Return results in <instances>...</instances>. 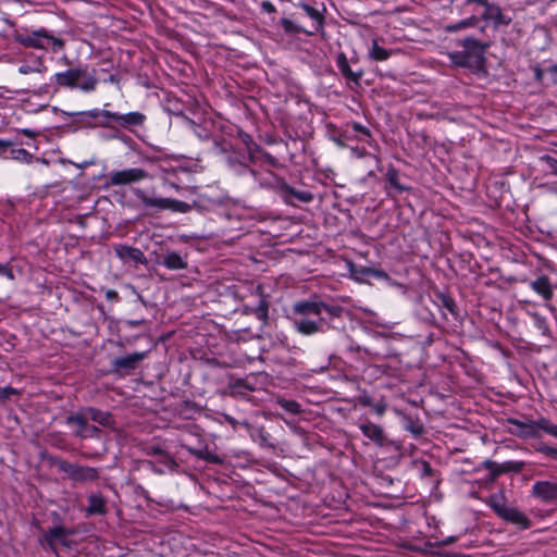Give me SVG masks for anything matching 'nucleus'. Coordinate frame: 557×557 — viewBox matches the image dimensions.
Listing matches in <instances>:
<instances>
[{"mask_svg":"<svg viewBox=\"0 0 557 557\" xmlns=\"http://www.w3.org/2000/svg\"><path fill=\"white\" fill-rule=\"evenodd\" d=\"M53 81L58 87L79 89L84 92L96 90L98 85L96 71H89L87 65H79L70 67L64 72H58L53 75Z\"/></svg>","mask_w":557,"mask_h":557,"instance_id":"nucleus-1","label":"nucleus"},{"mask_svg":"<svg viewBox=\"0 0 557 557\" xmlns=\"http://www.w3.org/2000/svg\"><path fill=\"white\" fill-rule=\"evenodd\" d=\"M293 310L300 315L326 317L332 326L333 319L341 318L344 308L339 305H333L323 300H304L294 304Z\"/></svg>","mask_w":557,"mask_h":557,"instance_id":"nucleus-2","label":"nucleus"},{"mask_svg":"<svg viewBox=\"0 0 557 557\" xmlns=\"http://www.w3.org/2000/svg\"><path fill=\"white\" fill-rule=\"evenodd\" d=\"M16 41L24 47L36 49H48L50 46L53 51H59L64 48V40L57 38L44 28L33 32L32 34L16 35Z\"/></svg>","mask_w":557,"mask_h":557,"instance_id":"nucleus-3","label":"nucleus"},{"mask_svg":"<svg viewBox=\"0 0 557 557\" xmlns=\"http://www.w3.org/2000/svg\"><path fill=\"white\" fill-rule=\"evenodd\" d=\"M55 466L74 483L83 484L99 478V470L94 467L72 463L66 460H57Z\"/></svg>","mask_w":557,"mask_h":557,"instance_id":"nucleus-4","label":"nucleus"},{"mask_svg":"<svg viewBox=\"0 0 557 557\" xmlns=\"http://www.w3.org/2000/svg\"><path fill=\"white\" fill-rule=\"evenodd\" d=\"M134 195L146 207L156 208L159 210H171L174 212L186 213L190 210V205L172 198H153L147 196L143 189H135Z\"/></svg>","mask_w":557,"mask_h":557,"instance_id":"nucleus-5","label":"nucleus"},{"mask_svg":"<svg viewBox=\"0 0 557 557\" xmlns=\"http://www.w3.org/2000/svg\"><path fill=\"white\" fill-rule=\"evenodd\" d=\"M459 45L463 48L462 50L474 70H480L484 66L485 52L491 46L490 42L481 41L473 37H466L459 41Z\"/></svg>","mask_w":557,"mask_h":557,"instance_id":"nucleus-6","label":"nucleus"},{"mask_svg":"<svg viewBox=\"0 0 557 557\" xmlns=\"http://www.w3.org/2000/svg\"><path fill=\"white\" fill-rule=\"evenodd\" d=\"M335 62L338 71L348 84L352 83L357 86L360 85V81L364 74V71L361 66L358 65V58H351L348 60L344 52H339L336 55Z\"/></svg>","mask_w":557,"mask_h":557,"instance_id":"nucleus-7","label":"nucleus"},{"mask_svg":"<svg viewBox=\"0 0 557 557\" xmlns=\"http://www.w3.org/2000/svg\"><path fill=\"white\" fill-rule=\"evenodd\" d=\"M293 326L299 334L311 336L326 332L330 329V321L326 317L310 319L309 315H301L293 321Z\"/></svg>","mask_w":557,"mask_h":557,"instance_id":"nucleus-8","label":"nucleus"},{"mask_svg":"<svg viewBox=\"0 0 557 557\" xmlns=\"http://www.w3.org/2000/svg\"><path fill=\"white\" fill-rule=\"evenodd\" d=\"M473 2L484 8L483 13L479 16L480 21H492L495 29L499 26H508L511 23L512 18L504 14L498 4L488 2V0H467V3Z\"/></svg>","mask_w":557,"mask_h":557,"instance_id":"nucleus-9","label":"nucleus"},{"mask_svg":"<svg viewBox=\"0 0 557 557\" xmlns=\"http://www.w3.org/2000/svg\"><path fill=\"white\" fill-rule=\"evenodd\" d=\"M510 425L508 432L522 440L539 438L541 434L537 432V420H519L509 418L507 420Z\"/></svg>","mask_w":557,"mask_h":557,"instance_id":"nucleus-10","label":"nucleus"},{"mask_svg":"<svg viewBox=\"0 0 557 557\" xmlns=\"http://www.w3.org/2000/svg\"><path fill=\"white\" fill-rule=\"evenodd\" d=\"M147 177L148 173L144 169L131 168L111 172L109 175V184L112 186L128 185L144 181Z\"/></svg>","mask_w":557,"mask_h":557,"instance_id":"nucleus-11","label":"nucleus"},{"mask_svg":"<svg viewBox=\"0 0 557 557\" xmlns=\"http://www.w3.org/2000/svg\"><path fill=\"white\" fill-rule=\"evenodd\" d=\"M277 193L285 203L296 206V202L309 203L313 195L307 190H297L284 181H278Z\"/></svg>","mask_w":557,"mask_h":557,"instance_id":"nucleus-12","label":"nucleus"},{"mask_svg":"<svg viewBox=\"0 0 557 557\" xmlns=\"http://www.w3.org/2000/svg\"><path fill=\"white\" fill-rule=\"evenodd\" d=\"M147 357L146 351H136L131 355L119 357L112 360V371L125 375L134 371Z\"/></svg>","mask_w":557,"mask_h":557,"instance_id":"nucleus-13","label":"nucleus"},{"mask_svg":"<svg viewBox=\"0 0 557 557\" xmlns=\"http://www.w3.org/2000/svg\"><path fill=\"white\" fill-rule=\"evenodd\" d=\"M483 468L490 471V480L495 481L500 474L522 471L524 467L523 461H506L497 463L493 460L486 459L481 465Z\"/></svg>","mask_w":557,"mask_h":557,"instance_id":"nucleus-14","label":"nucleus"},{"mask_svg":"<svg viewBox=\"0 0 557 557\" xmlns=\"http://www.w3.org/2000/svg\"><path fill=\"white\" fill-rule=\"evenodd\" d=\"M348 270L354 280L362 282L368 277H374L379 280H387L388 275L386 272L364 265H357L354 262H348Z\"/></svg>","mask_w":557,"mask_h":557,"instance_id":"nucleus-15","label":"nucleus"},{"mask_svg":"<svg viewBox=\"0 0 557 557\" xmlns=\"http://www.w3.org/2000/svg\"><path fill=\"white\" fill-rule=\"evenodd\" d=\"M244 426L249 433L251 440L259 444L260 447L274 449L275 444L271 441V435L265 431L263 425L252 426L248 421H243Z\"/></svg>","mask_w":557,"mask_h":557,"instance_id":"nucleus-16","label":"nucleus"},{"mask_svg":"<svg viewBox=\"0 0 557 557\" xmlns=\"http://www.w3.org/2000/svg\"><path fill=\"white\" fill-rule=\"evenodd\" d=\"M532 494L543 502L557 500V483L549 481H537L532 486Z\"/></svg>","mask_w":557,"mask_h":557,"instance_id":"nucleus-17","label":"nucleus"},{"mask_svg":"<svg viewBox=\"0 0 557 557\" xmlns=\"http://www.w3.org/2000/svg\"><path fill=\"white\" fill-rule=\"evenodd\" d=\"M115 253L123 262L133 261L136 264L144 265L148 262L145 253L136 247L119 245L115 247Z\"/></svg>","mask_w":557,"mask_h":557,"instance_id":"nucleus-18","label":"nucleus"},{"mask_svg":"<svg viewBox=\"0 0 557 557\" xmlns=\"http://www.w3.org/2000/svg\"><path fill=\"white\" fill-rule=\"evenodd\" d=\"M359 429L366 437L374 442L377 446H385L388 442L383 428L371 421L361 423Z\"/></svg>","mask_w":557,"mask_h":557,"instance_id":"nucleus-19","label":"nucleus"},{"mask_svg":"<svg viewBox=\"0 0 557 557\" xmlns=\"http://www.w3.org/2000/svg\"><path fill=\"white\" fill-rule=\"evenodd\" d=\"M499 518L521 530H525L531 527V520L522 511L515 507L508 506L503 510V513Z\"/></svg>","mask_w":557,"mask_h":557,"instance_id":"nucleus-20","label":"nucleus"},{"mask_svg":"<svg viewBox=\"0 0 557 557\" xmlns=\"http://www.w3.org/2000/svg\"><path fill=\"white\" fill-rule=\"evenodd\" d=\"M299 7L304 10L306 15L312 20L311 29H307L306 35L311 36L321 32L324 25V16L320 10L307 3H300Z\"/></svg>","mask_w":557,"mask_h":557,"instance_id":"nucleus-21","label":"nucleus"},{"mask_svg":"<svg viewBox=\"0 0 557 557\" xmlns=\"http://www.w3.org/2000/svg\"><path fill=\"white\" fill-rule=\"evenodd\" d=\"M88 417L82 409L79 412L70 414L66 418V424L74 428V435L79 438H84V434L86 433L88 426Z\"/></svg>","mask_w":557,"mask_h":557,"instance_id":"nucleus-22","label":"nucleus"},{"mask_svg":"<svg viewBox=\"0 0 557 557\" xmlns=\"http://www.w3.org/2000/svg\"><path fill=\"white\" fill-rule=\"evenodd\" d=\"M530 287L546 301L553 298V287L548 276L546 275H541L536 280L531 281Z\"/></svg>","mask_w":557,"mask_h":557,"instance_id":"nucleus-23","label":"nucleus"},{"mask_svg":"<svg viewBox=\"0 0 557 557\" xmlns=\"http://www.w3.org/2000/svg\"><path fill=\"white\" fill-rule=\"evenodd\" d=\"M146 121V115L141 112L120 113L117 126L132 131L133 127L141 126Z\"/></svg>","mask_w":557,"mask_h":557,"instance_id":"nucleus-24","label":"nucleus"},{"mask_svg":"<svg viewBox=\"0 0 557 557\" xmlns=\"http://www.w3.org/2000/svg\"><path fill=\"white\" fill-rule=\"evenodd\" d=\"M83 410L89 420L97 422L102 426L109 428L114 423L113 417L109 411H103L94 407H87Z\"/></svg>","mask_w":557,"mask_h":557,"instance_id":"nucleus-25","label":"nucleus"},{"mask_svg":"<svg viewBox=\"0 0 557 557\" xmlns=\"http://www.w3.org/2000/svg\"><path fill=\"white\" fill-rule=\"evenodd\" d=\"M87 500L88 506L86 508V513L88 516L106 513V499L101 495L91 494L90 496H88Z\"/></svg>","mask_w":557,"mask_h":557,"instance_id":"nucleus-26","label":"nucleus"},{"mask_svg":"<svg viewBox=\"0 0 557 557\" xmlns=\"http://www.w3.org/2000/svg\"><path fill=\"white\" fill-rule=\"evenodd\" d=\"M161 263L172 271L184 270L187 268V261L175 251L169 252Z\"/></svg>","mask_w":557,"mask_h":557,"instance_id":"nucleus-27","label":"nucleus"},{"mask_svg":"<svg viewBox=\"0 0 557 557\" xmlns=\"http://www.w3.org/2000/svg\"><path fill=\"white\" fill-rule=\"evenodd\" d=\"M10 154L13 160L18 161L21 163L29 164L34 160H36L46 165L48 164V161L46 159L36 158L24 148H11Z\"/></svg>","mask_w":557,"mask_h":557,"instance_id":"nucleus-28","label":"nucleus"},{"mask_svg":"<svg viewBox=\"0 0 557 557\" xmlns=\"http://www.w3.org/2000/svg\"><path fill=\"white\" fill-rule=\"evenodd\" d=\"M18 73L22 75L34 74L36 76H41L45 72H47V66L41 59H37L33 65L23 63L17 69Z\"/></svg>","mask_w":557,"mask_h":557,"instance_id":"nucleus-29","label":"nucleus"},{"mask_svg":"<svg viewBox=\"0 0 557 557\" xmlns=\"http://www.w3.org/2000/svg\"><path fill=\"white\" fill-rule=\"evenodd\" d=\"M480 22V17L472 15L470 17H467L465 20H461L456 23L447 24L444 29L446 33H456L466 28L474 27Z\"/></svg>","mask_w":557,"mask_h":557,"instance_id":"nucleus-30","label":"nucleus"},{"mask_svg":"<svg viewBox=\"0 0 557 557\" xmlns=\"http://www.w3.org/2000/svg\"><path fill=\"white\" fill-rule=\"evenodd\" d=\"M256 290L260 295V300L252 312L259 320H261L263 323H267L269 319V301L263 296L261 286H257Z\"/></svg>","mask_w":557,"mask_h":557,"instance_id":"nucleus-31","label":"nucleus"},{"mask_svg":"<svg viewBox=\"0 0 557 557\" xmlns=\"http://www.w3.org/2000/svg\"><path fill=\"white\" fill-rule=\"evenodd\" d=\"M65 537V529L62 527H55L47 531L44 535L46 543L53 547L57 542H62Z\"/></svg>","mask_w":557,"mask_h":557,"instance_id":"nucleus-32","label":"nucleus"},{"mask_svg":"<svg viewBox=\"0 0 557 557\" xmlns=\"http://www.w3.org/2000/svg\"><path fill=\"white\" fill-rule=\"evenodd\" d=\"M228 168L237 175L244 176L249 170V165L238 159V157L231 154L227 158Z\"/></svg>","mask_w":557,"mask_h":557,"instance_id":"nucleus-33","label":"nucleus"},{"mask_svg":"<svg viewBox=\"0 0 557 557\" xmlns=\"http://www.w3.org/2000/svg\"><path fill=\"white\" fill-rule=\"evenodd\" d=\"M369 57L375 61H385L391 57V51L384 47L379 46L377 40L372 41V46L369 50Z\"/></svg>","mask_w":557,"mask_h":557,"instance_id":"nucleus-34","label":"nucleus"},{"mask_svg":"<svg viewBox=\"0 0 557 557\" xmlns=\"http://www.w3.org/2000/svg\"><path fill=\"white\" fill-rule=\"evenodd\" d=\"M541 431L557 440V424H554L549 419L540 418L537 420V432Z\"/></svg>","mask_w":557,"mask_h":557,"instance_id":"nucleus-35","label":"nucleus"},{"mask_svg":"<svg viewBox=\"0 0 557 557\" xmlns=\"http://www.w3.org/2000/svg\"><path fill=\"white\" fill-rule=\"evenodd\" d=\"M386 180L388 182V185L396 189L397 193H404L408 190V187L404 186L398 182V172L394 168H389L386 172Z\"/></svg>","mask_w":557,"mask_h":557,"instance_id":"nucleus-36","label":"nucleus"},{"mask_svg":"<svg viewBox=\"0 0 557 557\" xmlns=\"http://www.w3.org/2000/svg\"><path fill=\"white\" fill-rule=\"evenodd\" d=\"M487 505L493 509V511L500 517L503 513V510L506 509L508 506L506 505L504 498L502 495H491Z\"/></svg>","mask_w":557,"mask_h":557,"instance_id":"nucleus-37","label":"nucleus"},{"mask_svg":"<svg viewBox=\"0 0 557 557\" xmlns=\"http://www.w3.org/2000/svg\"><path fill=\"white\" fill-rule=\"evenodd\" d=\"M449 60L457 66L473 69L463 50L450 52Z\"/></svg>","mask_w":557,"mask_h":557,"instance_id":"nucleus-38","label":"nucleus"},{"mask_svg":"<svg viewBox=\"0 0 557 557\" xmlns=\"http://www.w3.org/2000/svg\"><path fill=\"white\" fill-rule=\"evenodd\" d=\"M120 117V113L112 112L109 110H102V121L99 122V125L102 127H113L117 125Z\"/></svg>","mask_w":557,"mask_h":557,"instance_id":"nucleus-39","label":"nucleus"},{"mask_svg":"<svg viewBox=\"0 0 557 557\" xmlns=\"http://www.w3.org/2000/svg\"><path fill=\"white\" fill-rule=\"evenodd\" d=\"M280 23L286 34H293V35L300 34V33L306 34V32H307L306 28L297 25L292 20L286 18V17L282 18Z\"/></svg>","mask_w":557,"mask_h":557,"instance_id":"nucleus-40","label":"nucleus"},{"mask_svg":"<svg viewBox=\"0 0 557 557\" xmlns=\"http://www.w3.org/2000/svg\"><path fill=\"white\" fill-rule=\"evenodd\" d=\"M405 429L416 437H419L424 432V426L418 420H413L410 417L406 419Z\"/></svg>","mask_w":557,"mask_h":557,"instance_id":"nucleus-41","label":"nucleus"},{"mask_svg":"<svg viewBox=\"0 0 557 557\" xmlns=\"http://www.w3.org/2000/svg\"><path fill=\"white\" fill-rule=\"evenodd\" d=\"M277 404L280 405V407L282 409H284L287 412H290L294 414H298L301 412V407L296 400L282 398V399L277 400Z\"/></svg>","mask_w":557,"mask_h":557,"instance_id":"nucleus-42","label":"nucleus"},{"mask_svg":"<svg viewBox=\"0 0 557 557\" xmlns=\"http://www.w3.org/2000/svg\"><path fill=\"white\" fill-rule=\"evenodd\" d=\"M52 110L54 112H60L63 115H79V116H87L90 119L102 117V110H99V109H92V110L82 111V112H76V113H69V112L58 109L57 107H53Z\"/></svg>","mask_w":557,"mask_h":557,"instance_id":"nucleus-43","label":"nucleus"},{"mask_svg":"<svg viewBox=\"0 0 557 557\" xmlns=\"http://www.w3.org/2000/svg\"><path fill=\"white\" fill-rule=\"evenodd\" d=\"M537 453L543 454L546 457L554 458L557 460V447H550L545 444H540L535 447Z\"/></svg>","mask_w":557,"mask_h":557,"instance_id":"nucleus-44","label":"nucleus"},{"mask_svg":"<svg viewBox=\"0 0 557 557\" xmlns=\"http://www.w3.org/2000/svg\"><path fill=\"white\" fill-rule=\"evenodd\" d=\"M533 321L534 325L537 330H540L543 334H546L548 332V323L546 319L539 313H533Z\"/></svg>","mask_w":557,"mask_h":557,"instance_id":"nucleus-45","label":"nucleus"},{"mask_svg":"<svg viewBox=\"0 0 557 557\" xmlns=\"http://www.w3.org/2000/svg\"><path fill=\"white\" fill-rule=\"evenodd\" d=\"M239 138L242 139L246 148L252 147V149H260V146L256 141H253L252 137L249 134L239 132Z\"/></svg>","mask_w":557,"mask_h":557,"instance_id":"nucleus-46","label":"nucleus"},{"mask_svg":"<svg viewBox=\"0 0 557 557\" xmlns=\"http://www.w3.org/2000/svg\"><path fill=\"white\" fill-rule=\"evenodd\" d=\"M540 161H543L547 164L553 174L557 175V159L553 158L549 154H544L540 157Z\"/></svg>","mask_w":557,"mask_h":557,"instance_id":"nucleus-47","label":"nucleus"},{"mask_svg":"<svg viewBox=\"0 0 557 557\" xmlns=\"http://www.w3.org/2000/svg\"><path fill=\"white\" fill-rule=\"evenodd\" d=\"M351 128L354 129V132H356V133L361 135V137H359V139H362L363 137H368V138L371 137L370 129L368 127L361 125L358 122H352L351 123Z\"/></svg>","mask_w":557,"mask_h":557,"instance_id":"nucleus-48","label":"nucleus"},{"mask_svg":"<svg viewBox=\"0 0 557 557\" xmlns=\"http://www.w3.org/2000/svg\"><path fill=\"white\" fill-rule=\"evenodd\" d=\"M159 458V462H161L162 465H164L166 468L169 469H174L176 467V462L175 460L173 459V457L168 454L166 451L163 453Z\"/></svg>","mask_w":557,"mask_h":557,"instance_id":"nucleus-49","label":"nucleus"},{"mask_svg":"<svg viewBox=\"0 0 557 557\" xmlns=\"http://www.w3.org/2000/svg\"><path fill=\"white\" fill-rule=\"evenodd\" d=\"M100 433L101 431L98 426L88 424L84 438H98Z\"/></svg>","mask_w":557,"mask_h":557,"instance_id":"nucleus-50","label":"nucleus"},{"mask_svg":"<svg viewBox=\"0 0 557 557\" xmlns=\"http://www.w3.org/2000/svg\"><path fill=\"white\" fill-rule=\"evenodd\" d=\"M147 456H156L160 457L163 453H165L164 449H162L159 445H150L145 448Z\"/></svg>","mask_w":557,"mask_h":557,"instance_id":"nucleus-51","label":"nucleus"},{"mask_svg":"<svg viewBox=\"0 0 557 557\" xmlns=\"http://www.w3.org/2000/svg\"><path fill=\"white\" fill-rule=\"evenodd\" d=\"M442 305L443 307H445L448 311H450L451 313L455 312V301L453 298L448 297V296H445L443 295L442 296Z\"/></svg>","mask_w":557,"mask_h":557,"instance_id":"nucleus-52","label":"nucleus"},{"mask_svg":"<svg viewBox=\"0 0 557 557\" xmlns=\"http://www.w3.org/2000/svg\"><path fill=\"white\" fill-rule=\"evenodd\" d=\"M534 73V79L539 83H542L544 79L545 70H543L539 64L532 67Z\"/></svg>","mask_w":557,"mask_h":557,"instance_id":"nucleus-53","label":"nucleus"},{"mask_svg":"<svg viewBox=\"0 0 557 557\" xmlns=\"http://www.w3.org/2000/svg\"><path fill=\"white\" fill-rule=\"evenodd\" d=\"M203 460H206L207 462H210V463H214V465H219L222 462V459L219 456H216L208 450H206V453H205Z\"/></svg>","mask_w":557,"mask_h":557,"instance_id":"nucleus-54","label":"nucleus"},{"mask_svg":"<svg viewBox=\"0 0 557 557\" xmlns=\"http://www.w3.org/2000/svg\"><path fill=\"white\" fill-rule=\"evenodd\" d=\"M223 419L226 423H228L232 426L233 430H236L238 425H242V422L237 421L234 417L227 413L223 414Z\"/></svg>","mask_w":557,"mask_h":557,"instance_id":"nucleus-55","label":"nucleus"},{"mask_svg":"<svg viewBox=\"0 0 557 557\" xmlns=\"http://www.w3.org/2000/svg\"><path fill=\"white\" fill-rule=\"evenodd\" d=\"M17 392L15 388L7 386L0 391V398L8 399L11 395H15Z\"/></svg>","mask_w":557,"mask_h":557,"instance_id":"nucleus-56","label":"nucleus"},{"mask_svg":"<svg viewBox=\"0 0 557 557\" xmlns=\"http://www.w3.org/2000/svg\"><path fill=\"white\" fill-rule=\"evenodd\" d=\"M261 156L262 158L264 159V161L267 163H269L270 165L272 166H276L278 164L277 160L275 157H273L271 153L267 152V151H261Z\"/></svg>","mask_w":557,"mask_h":557,"instance_id":"nucleus-57","label":"nucleus"},{"mask_svg":"<svg viewBox=\"0 0 557 557\" xmlns=\"http://www.w3.org/2000/svg\"><path fill=\"white\" fill-rule=\"evenodd\" d=\"M546 72L550 75L552 84L557 85V63L549 66Z\"/></svg>","mask_w":557,"mask_h":557,"instance_id":"nucleus-58","label":"nucleus"},{"mask_svg":"<svg viewBox=\"0 0 557 557\" xmlns=\"http://www.w3.org/2000/svg\"><path fill=\"white\" fill-rule=\"evenodd\" d=\"M247 174L251 175L255 183L259 184L261 187L264 186L263 182L260 180L259 173L256 170L249 166Z\"/></svg>","mask_w":557,"mask_h":557,"instance_id":"nucleus-59","label":"nucleus"},{"mask_svg":"<svg viewBox=\"0 0 557 557\" xmlns=\"http://www.w3.org/2000/svg\"><path fill=\"white\" fill-rule=\"evenodd\" d=\"M261 8L267 13H274V12H276V9H275L274 4L272 2H270V1H263L261 3Z\"/></svg>","mask_w":557,"mask_h":557,"instance_id":"nucleus-60","label":"nucleus"},{"mask_svg":"<svg viewBox=\"0 0 557 557\" xmlns=\"http://www.w3.org/2000/svg\"><path fill=\"white\" fill-rule=\"evenodd\" d=\"M9 148H12V143L8 140L0 139V157H2Z\"/></svg>","mask_w":557,"mask_h":557,"instance_id":"nucleus-61","label":"nucleus"},{"mask_svg":"<svg viewBox=\"0 0 557 557\" xmlns=\"http://www.w3.org/2000/svg\"><path fill=\"white\" fill-rule=\"evenodd\" d=\"M0 275L7 276L8 278L11 280L14 277L12 270L7 265L2 264H0Z\"/></svg>","mask_w":557,"mask_h":557,"instance_id":"nucleus-62","label":"nucleus"},{"mask_svg":"<svg viewBox=\"0 0 557 557\" xmlns=\"http://www.w3.org/2000/svg\"><path fill=\"white\" fill-rule=\"evenodd\" d=\"M458 540L457 536H447L444 540H442L440 543L437 542L436 545L440 546H448L454 544Z\"/></svg>","mask_w":557,"mask_h":557,"instance_id":"nucleus-63","label":"nucleus"},{"mask_svg":"<svg viewBox=\"0 0 557 557\" xmlns=\"http://www.w3.org/2000/svg\"><path fill=\"white\" fill-rule=\"evenodd\" d=\"M187 450L195 457H197L198 459H202L203 460V456H205V453L207 449H196V448H191V447H188Z\"/></svg>","mask_w":557,"mask_h":557,"instance_id":"nucleus-64","label":"nucleus"}]
</instances>
